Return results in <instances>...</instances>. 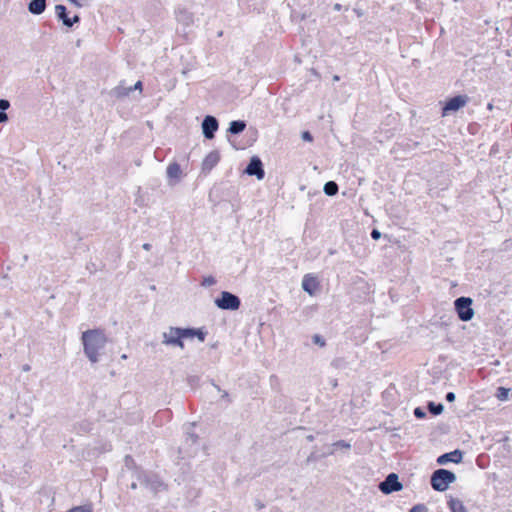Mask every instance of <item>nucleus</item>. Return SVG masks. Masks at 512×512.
<instances>
[{
  "mask_svg": "<svg viewBox=\"0 0 512 512\" xmlns=\"http://www.w3.org/2000/svg\"><path fill=\"white\" fill-rule=\"evenodd\" d=\"M190 381H192V383H195V377H191Z\"/></svg>",
  "mask_w": 512,
  "mask_h": 512,
  "instance_id": "48",
  "label": "nucleus"
},
{
  "mask_svg": "<svg viewBox=\"0 0 512 512\" xmlns=\"http://www.w3.org/2000/svg\"><path fill=\"white\" fill-rule=\"evenodd\" d=\"M137 89L142 90V82L141 81H137L135 83L134 87H132V91L137 90Z\"/></svg>",
  "mask_w": 512,
  "mask_h": 512,
  "instance_id": "35",
  "label": "nucleus"
},
{
  "mask_svg": "<svg viewBox=\"0 0 512 512\" xmlns=\"http://www.w3.org/2000/svg\"><path fill=\"white\" fill-rule=\"evenodd\" d=\"M461 460H462V452L460 450L456 449L452 452L440 455L437 458V463L439 465H445L448 462L459 463V462H461Z\"/></svg>",
  "mask_w": 512,
  "mask_h": 512,
  "instance_id": "11",
  "label": "nucleus"
},
{
  "mask_svg": "<svg viewBox=\"0 0 512 512\" xmlns=\"http://www.w3.org/2000/svg\"><path fill=\"white\" fill-rule=\"evenodd\" d=\"M509 389L507 388H504V387H499L497 389V394H496V397L499 399V400H506L508 398V394H509Z\"/></svg>",
  "mask_w": 512,
  "mask_h": 512,
  "instance_id": "26",
  "label": "nucleus"
},
{
  "mask_svg": "<svg viewBox=\"0 0 512 512\" xmlns=\"http://www.w3.org/2000/svg\"><path fill=\"white\" fill-rule=\"evenodd\" d=\"M245 173L250 176H256V178L258 180H261L264 178L265 172L263 169L262 161L260 160L259 157L253 156L250 159V162L245 169Z\"/></svg>",
  "mask_w": 512,
  "mask_h": 512,
  "instance_id": "10",
  "label": "nucleus"
},
{
  "mask_svg": "<svg viewBox=\"0 0 512 512\" xmlns=\"http://www.w3.org/2000/svg\"><path fill=\"white\" fill-rule=\"evenodd\" d=\"M220 154L218 151L210 152L202 162V170L204 172H210L219 162Z\"/></svg>",
  "mask_w": 512,
  "mask_h": 512,
  "instance_id": "12",
  "label": "nucleus"
},
{
  "mask_svg": "<svg viewBox=\"0 0 512 512\" xmlns=\"http://www.w3.org/2000/svg\"><path fill=\"white\" fill-rule=\"evenodd\" d=\"M46 9V0H30L28 11L33 15H40Z\"/></svg>",
  "mask_w": 512,
  "mask_h": 512,
  "instance_id": "15",
  "label": "nucleus"
},
{
  "mask_svg": "<svg viewBox=\"0 0 512 512\" xmlns=\"http://www.w3.org/2000/svg\"><path fill=\"white\" fill-rule=\"evenodd\" d=\"M56 16L62 21L63 25L71 27L70 18L67 15V10L64 5L58 4L55 6Z\"/></svg>",
  "mask_w": 512,
  "mask_h": 512,
  "instance_id": "16",
  "label": "nucleus"
},
{
  "mask_svg": "<svg viewBox=\"0 0 512 512\" xmlns=\"http://www.w3.org/2000/svg\"><path fill=\"white\" fill-rule=\"evenodd\" d=\"M334 81H338L339 80V76L335 75L334 78H333Z\"/></svg>",
  "mask_w": 512,
  "mask_h": 512,
  "instance_id": "45",
  "label": "nucleus"
},
{
  "mask_svg": "<svg viewBox=\"0 0 512 512\" xmlns=\"http://www.w3.org/2000/svg\"><path fill=\"white\" fill-rule=\"evenodd\" d=\"M186 329V339H192L194 337H197L201 342L205 340L206 332H204L202 329H196V328H185Z\"/></svg>",
  "mask_w": 512,
  "mask_h": 512,
  "instance_id": "18",
  "label": "nucleus"
},
{
  "mask_svg": "<svg viewBox=\"0 0 512 512\" xmlns=\"http://www.w3.org/2000/svg\"><path fill=\"white\" fill-rule=\"evenodd\" d=\"M448 505L452 512H467L463 503L458 499L451 498Z\"/></svg>",
  "mask_w": 512,
  "mask_h": 512,
  "instance_id": "21",
  "label": "nucleus"
},
{
  "mask_svg": "<svg viewBox=\"0 0 512 512\" xmlns=\"http://www.w3.org/2000/svg\"><path fill=\"white\" fill-rule=\"evenodd\" d=\"M455 310L458 317L462 321H469L474 316V310L472 309V299L468 297H459L454 302Z\"/></svg>",
  "mask_w": 512,
  "mask_h": 512,
  "instance_id": "6",
  "label": "nucleus"
},
{
  "mask_svg": "<svg viewBox=\"0 0 512 512\" xmlns=\"http://www.w3.org/2000/svg\"><path fill=\"white\" fill-rule=\"evenodd\" d=\"M190 381H192V383H195V377H191Z\"/></svg>",
  "mask_w": 512,
  "mask_h": 512,
  "instance_id": "47",
  "label": "nucleus"
},
{
  "mask_svg": "<svg viewBox=\"0 0 512 512\" xmlns=\"http://www.w3.org/2000/svg\"><path fill=\"white\" fill-rule=\"evenodd\" d=\"M66 512H93V509L90 505H82L73 507Z\"/></svg>",
  "mask_w": 512,
  "mask_h": 512,
  "instance_id": "25",
  "label": "nucleus"
},
{
  "mask_svg": "<svg viewBox=\"0 0 512 512\" xmlns=\"http://www.w3.org/2000/svg\"><path fill=\"white\" fill-rule=\"evenodd\" d=\"M495 116H496L497 118H501V117L503 116V112H502L500 109H498V110H497V113H496V115H495Z\"/></svg>",
  "mask_w": 512,
  "mask_h": 512,
  "instance_id": "38",
  "label": "nucleus"
},
{
  "mask_svg": "<svg viewBox=\"0 0 512 512\" xmlns=\"http://www.w3.org/2000/svg\"><path fill=\"white\" fill-rule=\"evenodd\" d=\"M409 512H428V508L425 504H417Z\"/></svg>",
  "mask_w": 512,
  "mask_h": 512,
  "instance_id": "28",
  "label": "nucleus"
},
{
  "mask_svg": "<svg viewBox=\"0 0 512 512\" xmlns=\"http://www.w3.org/2000/svg\"><path fill=\"white\" fill-rule=\"evenodd\" d=\"M142 247H143V249H144V250L149 251V250L151 249V244H149V243H144Z\"/></svg>",
  "mask_w": 512,
  "mask_h": 512,
  "instance_id": "37",
  "label": "nucleus"
},
{
  "mask_svg": "<svg viewBox=\"0 0 512 512\" xmlns=\"http://www.w3.org/2000/svg\"><path fill=\"white\" fill-rule=\"evenodd\" d=\"M402 484L399 482L398 476L395 473L389 474L384 481L379 484V489L384 494H390L392 492L400 491Z\"/></svg>",
  "mask_w": 512,
  "mask_h": 512,
  "instance_id": "8",
  "label": "nucleus"
},
{
  "mask_svg": "<svg viewBox=\"0 0 512 512\" xmlns=\"http://www.w3.org/2000/svg\"><path fill=\"white\" fill-rule=\"evenodd\" d=\"M334 9L339 11L341 9V5L340 4H335L334 5Z\"/></svg>",
  "mask_w": 512,
  "mask_h": 512,
  "instance_id": "40",
  "label": "nucleus"
},
{
  "mask_svg": "<svg viewBox=\"0 0 512 512\" xmlns=\"http://www.w3.org/2000/svg\"><path fill=\"white\" fill-rule=\"evenodd\" d=\"M216 284V279L212 275L204 276L201 282L203 287H211Z\"/></svg>",
  "mask_w": 512,
  "mask_h": 512,
  "instance_id": "24",
  "label": "nucleus"
},
{
  "mask_svg": "<svg viewBox=\"0 0 512 512\" xmlns=\"http://www.w3.org/2000/svg\"><path fill=\"white\" fill-rule=\"evenodd\" d=\"M487 109L488 110H492L493 109V105L491 103H489L488 106H487Z\"/></svg>",
  "mask_w": 512,
  "mask_h": 512,
  "instance_id": "44",
  "label": "nucleus"
},
{
  "mask_svg": "<svg viewBox=\"0 0 512 512\" xmlns=\"http://www.w3.org/2000/svg\"><path fill=\"white\" fill-rule=\"evenodd\" d=\"M215 305L222 310H237L241 305L240 298L228 291L221 292L220 296L215 299Z\"/></svg>",
  "mask_w": 512,
  "mask_h": 512,
  "instance_id": "4",
  "label": "nucleus"
},
{
  "mask_svg": "<svg viewBox=\"0 0 512 512\" xmlns=\"http://www.w3.org/2000/svg\"><path fill=\"white\" fill-rule=\"evenodd\" d=\"M162 343L167 346L179 347L184 349L183 339H186V329L179 327H169L162 334Z\"/></svg>",
  "mask_w": 512,
  "mask_h": 512,
  "instance_id": "3",
  "label": "nucleus"
},
{
  "mask_svg": "<svg viewBox=\"0 0 512 512\" xmlns=\"http://www.w3.org/2000/svg\"><path fill=\"white\" fill-rule=\"evenodd\" d=\"M125 462H126V465L128 466L130 462H131V463L133 462L132 457H131V456H129V455H127V456L125 457Z\"/></svg>",
  "mask_w": 512,
  "mask_h": 512,
  "instance_id": "36",
  "label": "nucleus"
},
{
  "mask_svg": "<svg viewBox=\"0 0 512 512\" xmlns=\"http://www.w3.org/2000/svg\"><path fill=\"white\" fill-rule=\"evenodd\" d=\"M167 177L170 180L171 184H174L175 181H178L182 175V170L180 168V165L176 162L171 163L167 167Z\"/></svg>",
  "mask_w": 512,
  "mask_h": 512,
  "instance_id": "13",
  "label": "nucleus"
},
{
  "mask_svg": "<svg viewBox=\"0 0 512 512\" xmlns=\"http://www.w3.org/2000/svg\"><path fill=\"white\" fill-rule=\"evenodd\" d=\"M29 369H30L29 365H25V366L23 367V370H24V371H29Z\"/></svg>",
  "mask_w": 512,
  "mask_h": 512,
  "instance_id": "43",
  "label": "nucleus"
},
{
  "mask_svg": "<svg viewBox=\"0 0 512 512\" xmlns=\"http://www.w3.org/2000/svg\"><path fill=\"white\" fill-rule=\"evenodd\" d=\"M476 465L480 467V455H478L475 459Z\"/></svg>",
  "mask_w": 512,
  "mask_h": 512,
  "instance_id": "39",
  "label": "nucleus"
},
{
  "mask_svg": "<svg viewBox=\"0 0 512 512\" xmlns=\"http://www.w3.org/2000/svg\"><path fill=\"white\" fill-rule=\"evenodd\" d=\"M318 287V282L315 277L311 275H305L302 280V288L309 295H313Z\"/></svg>",
  "mask_w": 512,
  "mask_h": 512,
  "instance_id": "14",
  "label": "nucleus"
},
{
  "mask_svg": "<svg viewBox=\"0 0 512 512\" xmlns=\"http://www.w3.org/2000/svg\"><path fill=\"white\" fill-rule=\"evenodd\" d=\"M246 128V123L245 121H242V120H234L230 123L229 125V128H228V131L231 133V134H240L241 132H243Z\"/></svg>",
  "mask_w": 512,
  "mask_h": 512,
  "instance_id": "17",
  "label": "nucleus"
},
{
  "mask_svg": "<svg viewBox=\"0 0 512 512\" xmlns=\"http://www.w3.org/2000/svg\"><path fill=\"white\" fill-rule=\"evenodd\" d=\"M223 398H226L228 397V393L227 392H224L223 395H222Z\"/></svg>",
  "mask_w": 512,
  "mask_h": 512,
  "instance_id": "46",
  "label": "nucleus"
},
{
  "mask_svg": "<svg viewBox=\"0 0 512 512\" xmlns=\"http://www.w3.org/2000/svg\"><path fill=\"white\" fill-rule=\"evenodd\" d=\"M469 101L467 95H457L448 99L442 107V116H449L464 107Z\"/></svg>",
  "mask_w": 512,
  "mask_h": 512,
  "instance_id": "7",
  "label": "nucleus"
},
{
  "mask_svg": "<svg viewBox=\"0 0 512 512\" xmlns=\"http://www.w3.org/2000/svg\"><path fill=\"white\" fill-rule=\"evenodd\" d=\"M371 237L374 240H378L381 237V232L379 230H377V229H373L372 232H371Z\"/></svg>",
  "mask_w": 512,
  "mask_h": 512,
  "instance_id": "31",
  "label": "nucleus"
},
{
  "mask_svg": "<svg viewBox=\"0 0 512 512\" xmlns=\"http://www.w3.org/2000/svg\"><path fill=\"white\" fill-rule=\"evenodd\" d=\"M428 410L433 415H439V414H441L443 412L444 406L441 403H437L436 404L434 402H429L428 403Z\"/></svg>",
  "mask_w": 512,
  "mask_h": 512,
  "instance_id": "23",
  "label": "nucleus"
},
{
  "mask_svg": "<svg viewBox=\"0 0 512 512\" xmlns=\"http://www.w3.org/2000/svg\"><path fill=\"white\" fill-rule=\"evenodd\" d=\"M218 120L211 115L205 116L202 121V132L206 139H213L215 132L218 130Z\"/></svg>",
  "mask_w": 512,
  "mask_h": 512,
  "instance_id": "9",
  "label": "nucleus"
},
{
  "mask_svg": "<svg viewBox=\"0 0 512 512\" xmlns=\"http://www.w3.org/2000/svg\"><path fill=\"white\" fill-rule=\"evenodd\" d=\"M307 440L310 441V442L313 441L314 440V436L313 435H308L307 436Z\"/></svg>",
  "mask_w": 512,
  "mask_h": 512,
  "instance_id": "41",
  "label": "nucleus"
},
{
  "mask_svg": "<svg viewBox=\"0 0 512 512\" xmlns=\"http://www.w3.org/2000/svg\"><path fill=\"white\" fill-rule=\"evenodd\" d=\"M106 337L100 330H87L82 334L84 353L92 363L99 361V351L105 347Z\"/></svg>",
  "mask_w": 512,
  "mask_h": 512,
  "instance_id": "1",
  "label": "nucleus"
},
{
  "mask_svg": "<svg viewBox=\"0 0 512 512\" xmlns=\"http://www.w3.org/2000/svg\"><path fill=\"white\" fill-rule=\"evenodd\" d=\"M338 184L334 181H328L324 184L323 191L328 196H334L338 193Z\"/></svg>",
  "mask_w": 512,
  "mask_h": 512,
  "instance_id": "20",
  "label": "nucleus"
},
{
  "mask_svg": "<svg viewBox=\"0 0 512 512\" xmlns=\"http://www.w3.org/2000/svg\"><path fill=\"white\" fill-rule=\"evenodd\" d=\"M10 102L6 99H0V123H5L8 121V115L6 114V110L9 109Z\"/></svg>",
  "mask_w": 512,
  "mask_h": 512,
  "instance_id": "19",
  "label": "nucleus"
},
{
  "mask_svg": "<svg viewBox=\"0 0 512 512\" xmlns=\"http://www.w3.org/2000/svg\"><path fill=\"white\" fill-rule=\"evenodd\" d=\"M130 92H132V87H124L122 85L117 86L112 91L113 95L116 96V97L127 96Z\"/></svg>",
  "mask_w": 512,
  "mask_h": 512,
  "instance_id": "22",
  "label": "nucleus"
},
{
  "mask_svg": "<svg viewBox=\"0 0 512 512\" xmlns=\"http://www.w3.org/2000/svg\"><path fill=\"white\" fill-rule=\"evenodd\" d=\"M312 341L314 344L318 345L319 347H324L326 345L325 339L320 336L319 334H314L312 337Z\"/></svg>",
  "mask_w": 512,
  "mask_h": 512,
  "instance_id": "27",
  "label": "nucleus"
},
{
  "mask_svg": "<svg viewBox=\"0 0 512 512\" xmlns=\"http://www.w3.org/2000/svg\"><path fill=\"white\" fill-rule=\"evenodd\" d=\"M445 398L448 402H453L455 400V394L453 392H448Z\"/></svg>",
  "mask_w": 512,
  "mask_h": 512,
  "instance_id": "33",
  "label": "nucleus"
},
{
  "mask_svg": "<svg viewBox=\"0 0 512 512\" xmlns=\"http://www.w3.org/2000/svg\"><path fill=\"white\" fill-rule=\"evenodd\" d=\"M80 21V17L78 15H75L73 18H70L71 27Z\"/></svg>",
  "mask_w": 512,
  "mask_h": 512,
  "instance_id": "34",
  "label": "nucleus"
},
{
  "mask_svg": "<svg viewBox=\"0 0 512 512\" xmlns=\"http://www.w3.org/2000/svg\"><path fill=\"white\" fill-rule=\"evenodd\" d=\"M456 480V475L446 469H437L432 473L431 486L434 490L443 492Z\"/></svg>",
  "mask_w": 512,
  "mask_h": 512,
  "instance_id": "2",
  "label": "nucleus"
},
{
  "mask_svg": "<svg viewBox=\"0 0 512 512\" xmlns=\"http://www.w3.org/2000/svg\"><path fill=\"white\" fill-rule=\"evenodd\" d=\"M137 488V483L133 482L131 484V489L135 490Z\"/></svg>",
  "mask_w": 512,
  "mask_h": 512,
  "instance_id": "42",
  "label": "nucleus"
},
{
  "mask_svg": "<svg viewBox=\"0 0 512 512\" xmlns=\"http://www.w3.org/2000/svg\"><path fill=\"white\" fill-rule=\"evenodd\" d=\"M333 447H340V448H345V449H350V444L343 441V440H339L335 443H333Z\"/></svg>",
  "mask_w": 512,
  "mask_h": 512,
  "instance_id": "29",
  "label": "nucleus"
},
{
  "mask_svg": "<svg viewBox=\"0 0 512 512\" xmlns=\"http://www.w3.org/2000/svg\"><path fill=\"white\" fill-rule=\"evenodd\" d=\"M302 139L304 141H312L313 138H312V135L310 134V132L305 131L302 133Z\"/></svg>",
  "mask_w": 512,
  "mask_h": 512,
  "instance_id": "32",
  "label": "nucleus"
},
{
  "mask_svg": "<svg viewBox=\"0 0 512 512\" xmlns=\"http://www.w3.org/2000/svg\"><path fill=\"white\" fill-rule=\"evenodd\" d=\"M138 480L140 481L141 485L150 489L154 493H158L166 489L164 482L157 475L152 473H139Z\"/></svg>",
  "mask_w": 512,
  "mask_h": 512,
  "instance_id": "5",
  "label": "nucleus"
},
{
  "mask_svg": "<svg viewBox=\"0 0 512 512\" xmlns=\"http://www.w3.org/2000/svg\"><path fill=\"white\" fill-rule=\"evenodd\" d=\"M414 415H415V417L421 419V418H424L426 416V413H425V411L422 408L417 407V408L414 409Z\"/></svg>",
  "mask_w": 512,
  "mask_h": 512,
  "instance_id": "30",
  "label": "nucleus"
}]
</instances>
